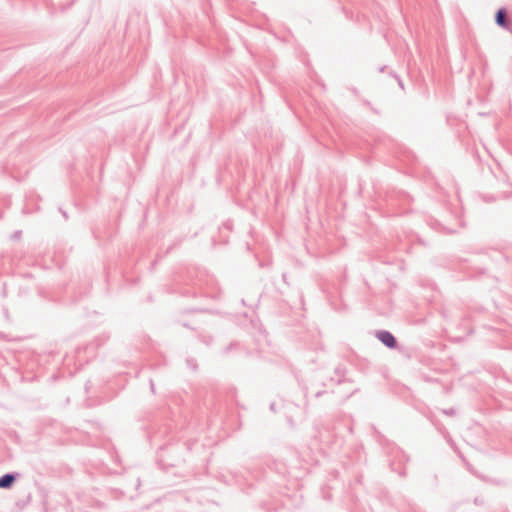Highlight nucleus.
<instances>
[{"label":"nucleus","instance_id":"f257e3e1","mask_svg":"<svg viewBox=\"0 0 512 512\" xmlns=\"http://www.w3.org/2000/svg\"><path fill=\"white\" fill-rule=\"evenodd\" d=\"M378 339L387 347L394 348L396 345V340L394 336L387 332V331H381L377 334Z\"/></svg>","mask_w":512,"mask_h":512},{"label":"nucleus","instance_id":"f03ea898","mask_svg":"<svg viewBox=\"0 0 512 512\" xmlns=\"http://www.w3.org/2000/svg\"><path fill=\"white\" fill-rule=\"evenodd\" d=\"M506 12L504 9H499L496 13V23L499 25V26H502V27H507V22H506Z\"/></svg>","mask_w":512,"mask_h":512},{"label":"nucleus","instance_id":"7ed1b4c3","mask_svg":"<svg viewBox=\"0 0 512 512\" xmlns=\"http://www.w3.org/2000/svg\"><path fill=\"white\" fill-rule=\"evenodd\" d=\"M14 482V477L10 474H6L0 478V488H8Z\"/></svg>","mask_w":512,"mask_h":512}]
</instances>
